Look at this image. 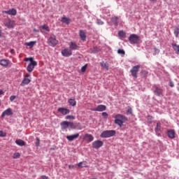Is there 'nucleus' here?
I'll return each instance as SVG.
<instances>
[{"label": "nucleus", "instance_id": "603ef678", "mask_svg": "<svg viewBox=\"0 0 179 179\" xmlns=\"http://www.w3.org/2000/svg\"><path fill=\"white\" fill-rule=\"evenodd\" d=\"M41 178H43V179H48V176H42Z\"/></svg>", "mask_w": 179, "mask_h": 179}, {"label": "nucleus", "instance_id": "79ce46f5", "mask_svg": "<svg viewBox=\"0 0 179 179\" xmlns=\"http://www.w3.org/2000/svg\"><path fill=\"white\" fill-rule=\"evenodd\" d=\"M36 148H38V146H40V138H36Z\"/></svg>", "mask_w": 179, "mask_h": 179}, {"label": "nucleus", "instance_id": "473e14b6", "mask_svg": "<svg viewBox=\"0 0 179 179\" xmlns=\"http://www.w3.org/2000/svg\"><path fill=\"white\" fill-rule=\"evenodd\" d=\"M173 34H175L176 37H178L179 34V28L178 27H174V31Z\"/></svg>", "mask_w": 179, "mask_h": 179}, {"label": "nucleus", "instance_id": "bb28decb", "mask_svg": "<svg viewBox=\"0 0 179 179\" xmlns=\"http://www.w3.org/2000/svg\"><path fill=\"white\" fill-rule=\"evenodd\" d=\"M15 143L16 145H18V146H24L26 145V143H24L22 139L16 140Z\"/></svg>", "mask_w": 179, "mask_h": 179}, {"label": "nucleus", "instance_id": "412c9836", "mask_svg": "<svg viewBox=\"0 0 179 179\" xmlns=\"http://www.w3.org/2000/svg\"><path fill=\"white\" fill-rule=\"evenodd\" d=\"M167 134L169 138L171 139H174L176 138V131L174 130H169Z\"/></svg>", "mask_w": 179, "mask_h": 179}, {"label": "nucleus", "instance_id": "4468645a", "mask_svg": "<svg viewBox=\"0 0 179 179\" xmlns=\"http://www.w3.org/2000/svg\"><path fill=\"white\" fill-rule=\"evenodd\" d=\"M0 65L4 66V68H8L10 65V61L9 59H3L0 61Z\"/></svg>", "mask_w": 179, "mask_h": 179}, {"label": "nucleus", "instance_id": "a18cd8bd", "mask_svg": "<svg viewBox=\"0 0 179 179\" xmlns=\"http://www.w3.org/2000/svg\"><path fill=\"white\" fill-rule=\"evenodd\" d=\"M102 117H104V118H107V117H108V113H107L106 112L102 113Z\"/></svg>", "mask_w": 179, "mask_h": 179}, {"label": "nucleus", "instance_id": "37998d69", "mask_svg": "<svg viewBox=\"0 0 179 179\" xmlns=\"http://www.w3.org/2000/svg\"><path fill=\"white\" fill-rule=\"evenodd\" d=\"M96 23H97V24H99V25L104 24V22L103 21H101V20H97Z\"/></svg>", "mask_w": 179, "mask_h": 179}, {"label": "nucleus", "instance_id": "ea45409f", "mask_svg": "<svg viewBox=\"0 0 179 179\" xmlns=\"http://www.w3.org/2000/svg\"><path fill=\"white\" fill-rule=\"evenodd\" d=\"M87 68V64H85V66H83L81 68V72H85Z\"/></svg>", "mask_w": 179, "mask_h": 179}, {"label": "nucleus", "instance_id": "72a5a7b5", "mask_svg": "<svg viewBox=\"0 0 179 179\" xmlns=\"http://www.w3.org/2000/svg\"><path fill=\"white\" fill-rule=\"evenodd\" d=\"M41 29H43V30H45V31H50V28L48 27V25L44 24L43 25H42Z\"/></svg>", "mask_w": 179, "mask_h": 179}, {"label": "nucleus", "instance_id": "f3484780", "mask_svg": "<svg viewBox=\"0 0 179 179\" xmlns=\"http://www.w3.org/2000/svg\"><path fill=\"white\" fill-rule=\"evenodd\" d=\"M62 55H63V57H71V55H72V51H71V49L66 48L62 50Z\"/></svg>", "mask_w": 179, "mask_h": 179}, {"label": "nucleus", "instance_id": "09e8293b", "mask_svg": "<svg viewBox=\"0 0 179 179\" xmlns=\"http://www.w3.org/2000/svg\"><path fill=\"white\" fill-rule=\"evenodd\" d=\"M169 86H170L171 87H174V83H173V82H170V83H169Z\"/></svg>", "mask_w": 179, "mask_h": 179}, {"label": "nucleus", "instance_id": "423d86ee", "mask_svg": "<svg viewBox=\"0 0 179 179\" xmlns=\"http://www.w3.org/2000/svg\"><path fill=\"white\" fill-rule=\"evenodd\" d=\"M130 44H138L139 43V36L135 34H132L129 37Z\"/></svg>", "mask_w": 179, "mask_h": 179}, {"label": "nucleus", "instance_id": "9d476101", "mask_svg": "<svg viewBox=\"0 0 179 179\" xmlns=\"http://www.w3.org/2000/svg\"><path fill=\"white\" fill-rule=\"evenodd\" d=\"M13 114V111H12V108H8L2 113L1 117V118H4L5 116L12 115Z\"/></svg>", "mask_w": 179, "mask_h": 179}, {"label": "nucleus", "instance_id": "4d7b16f0", "mask_svg": "<svg viewBox=\"0 0 179 179\" xmlns=\"http://www.w3.org/2000/svg\"><path fill=\"white\" fill-rule=\"evenodd\" d=\"M0 94H3V90H0Z\"/></svg>", "mask_w": 179, "mask_h": 179}, {"label": "nucleus", "instance_id": "58836bf2", "mask_svg": "<svg viewBox=\"0 0 179 179\" xmlns=\"http://www.w3.org/2000/svg\"><path fill=\"white\" fill-rule=\"evenodd\" d=\"M5 136H6V133H5L2 131H0V137L5 138Z\"/></svg>", "mask_w": 179, "mask_h": 179}, {"label": "nucleus", "instance_id": "ddd939ff", "mask_svg": "<svg viewBox=\"0 0 179 179\" xmlns=\"http://www.w3.org/2000/svg\"><path fill=\"white\" fill-rule=\"evenodd\" d=\"M4 25L8 29H13V27H15V21L8 20L6 23H4Z\"/></svg>", "mask_w": 179, "mask_h": 179}, {"label": "nucleus", "instance_id": "f257e3e1", "mask_svg": "<svg viewBox=\"0 0 179 179\" xmlns=\"http://www.w3.org/2000/svg\"><path fill=\"white\" fill-rule=\"evenodd\" d=\"M114 118H115V124H116L117 125H119V127H122V125H124V122H125L126 121H128V117L121 114L116 115L114 117Z\"/></svg>", "mask_w": 179, "mask_h": 179}, {"label": "nucleus", "instance_id": "6e6552de", "mask_svg": "<svg viewBox=\"0 0 179 179\" xmlns=\"http://www.w3.org/2000/svg\"><path fill=\"white\" fill-rule=\"evenodd\" d=\"M83 139L85 141V142L90 143V142H93L94 137H93V135L90 134H85L83 136Z\"/></svg>", "mask_w": 179, "mask_h": 179}, {"label": "nucleus", "instance_id": "9b49d317", "mask_svg": "<svg viewBox=\"0 0 179 179\" xmlns=\"http://www.w3.org/2000/svg\"><path fill=\"white\" fill-rule=\"evenodd\" d=\"M155 90H154V94L155 96H157L158 97H160V96H163V89L156 86Z\"/></svg>", "mask_w": 179, "mask_h": 179}, {"label": "nucleus", "instance_id": "2f4dec72", "mask_svg": "<svg viewBox=\"0 0 179 179\" xmlns=\"http://www.w3.org/2000/svg\"><path fill=\"white\" fill-rule=\"evenodd\" d=\"M172 47L175 51H176L178 53L179 52V45L176 43H173Z\"/></svg>", "mask_w": 179, "mask_h": 179}, {"label": "nucleus", "instance_id": "393cba45", "mask_svg": "<svg viewBox=\"0 0 179 179\" xmlns=\"http://www.w3.org/2000/svg\"><path fill=\"white\" fill-rule=\"evenodd\" d=\"M37 43V41H30L28 43H25L24 45H27V47H29V48H33L34 45Z\"/></svg>", "mask_w": 179, "mask_h": 179}, {"label": "nucleus", "instance_id": "f03ea898", "mask_svg": "<svg viewBox=\"0 0 179 179\" xmlns=\"http://www.w3.org/2000/svg\"><path fill=\"white\" fill-rule=\"evenodd\" d=\"M24 61L25 62H27V61H30V63L27 67V71L28 72H33V69H34V67L37 66V62L34 61L33 57H27L24 59Z\"/></svg>", "mask_w": 179, "mask_h": 179}, {"label": "nucleus", "instance_id": "c9c22d12", "mask_svg": "<svg viewBox=\"0 0 179 179\" xmlns=\"http://www.w3.org/2000/svg\"><path fill=\"white\" fill-rule=\"evenodd\" d=\"M117 54H120V55H125V51L124 50L119 49L117 50Z\"/></svg>", "mask_w": 179, "mask_h": 179}, {"label": "nucleus", "instance_id": "aec40b11", "mask_svg": "<svg viewBox=\"0 0 179 179\" xmlns=\"http://www.w3.org/2000/svg\"><path fill=\"white\" fill-rule=\"evenodd\" d=\"M62 129H67V128H69V122L63 121L60 124Z\"/></svg>", "mask_w": 179, "mask_h": 179}, {"label": "nucleus", "instance_id": "f704fd0d", "mask_svg": "<svg viewBox=\"0 0 179 179\" xmlns=\"http://www.w3.org/2000/svg\"><path fill=\"white\" fill-rule=\"evenodd\" d=\"M78 166L80 167V169H83V167H86V162H80L78 164Z\"/></svg>", "mask_w": 179, "mask_h": 179}, {"label": "nucleus", "instance_id": "a211bd4d", "mask_svg": "<svg viewBox=\"0 0 179 179\" xmlns=\"http://www.w3.org/2000/svg\"><path fill=\"white\" fill-rule=\"evenodd\" d=\"M78 138H79V134H76L66 136V139L69 142H72L73 141H75V139H78Z\"/></svg>", "mask_w": 179, "mask_h": 179}, {"label": "nucleus", "instance_id": "49530a36", "mask_svg": "<svg viewBox=\"0 0 179 179\" xmlns=\"http://www.w3.org/2000/svg\"><path fill=\"white\" fill-rule=\"evenodd\" d=\"M15 99H16V96L13 95L10 96V101H13V100H15Z\"/></svg>", "mask_w": 179, "mask_h": 179}, {"label": "nucleus", "instance_id": "3c124183", "mask_svg": "<svg viewBox=\"0 0 179 179\" xmlns=\"http://www.w3.org/2000/svg\"><path fill=\"white\" fill-rule=\"evenodd\" d=\"M154 50H155V52H160V50L156 48Z\"/></svg>", "mask_w": 179, "mask_h": 179}, {"label": "nucleus", "instance_id": "a878e982", "mask_svg": "<svg viewBox=\"0 0 179 179\" xmlns=\"http://www.w3.org/2000/svg\"><path fill=\"white\" fill-rule=\"evenodd\" d=\"M100 65L101 68H103V69H106V71H108V63L106 62H102L100 63Z\"/></svg>", "mask_w": 179, "mask_h": 179}, {"label": "nucleus", "instance_id": "4be33fe9", "mask_svg": "<svg viewBox=\"0 0 179 179\" xmlns=\"http://www.w3.org/2000/svg\"><path fill=\"white\" fill-rule=\"evenodd\" d=\"M69 48L71 50H77L78 48H79V46L76 43L71 42L70 45H69Z\"/></svg>", "mask_w": 179, "mask_h": 179}, {"label": "nucleus", "instance_id": "864d4df0", "mask_svg": "<svg viewBox=\"0 0 179 179\" xmlns=\"http://www.w3.org/2000/svg\"><path fill=\"white\" fill-rule=\"evenodd\" d=\"M34 33H38V29H34Z\"/></svg>", "mask_w": 179, "mask_h": 179}, {"label": "nucleus", "instance_id": "7c9ffc66", "mask_svg": "<svg viewBox=\"0 0 179 179\" xmlns=\"http://www.w3.org/2000/svg\"><path fill=\"white\" fill-rule=\"evenodd\" d=\"M119 37H122V38H125L127 37V34L124 31H120L118 32Z\"/></svg>", "mask_w": 179, "mask_h": 179}, {"label": "nucleus", "instance_id": "6e6d98bb", "mask_svg": "<svg viewBox=\"0 0 179 179\" xmlns=\"http://www.w3.org/2000/svg\"><path fill=\"white\" fill-rule=\"evenodd\" d=\"M0 37H2V29H0Z\"/></svg>", "mask_w": 179, "mask_h": 179}, {"label": "nucleus", "instance_id": "7ed1b4c3", "mask_svg": "<svg viewBox=\"0 0 179 179\" xmlns=\"http://www.w3.org/2000/svg\"><path fill=\"white\" fill-rule=\"evenodd\" d=\"M58 43V40H57L55 35L51 34L48 40V44H49L50 47H55Z\"/></svg>", "mask_w": 179, "mask_h": 179}, {"label": "nucleus", "instance_id": "de8ad7c7", "mask_svg": "<svg viewBox=\"0 0 179 179\" xmlns=\"http://www.w3.org/2000/svg\"><path fill=\"white\" fill-rule=\"evenodd\" d=\"M153 120V117L152 116L148 117V122H152V120Z\"/></svg>", "mask_w": 179, "mask_h": 179}, {"label": "nucleus", "instance_id": "c85d7f7f", "mask_svg": "<svg viewBox=\"0 0 179 179\" xmlns=\"http://www.w3.org/2000/svg\"><path fill=\"white\" fill-rule=\"evenodd\" d=\"M80 124H75L73 122H69V127H70L71 129H75L76 128V127H78V125H80Z\"/></svg>", "mask_w": 179, "mask_h": 179}, {"label": "nucleus", "instance_id": "39448f33", "mask_svg": "<svg viewBox=\"0 0 179 179\" xmlns=\"http://www.w3.org/2000/svg\"><path fill=\"white\" fill-rule=\"evenodd\" d=\"M31 82V77L30 74L26 73L25 76H24V78L20 83V86H26V85H29Z\"/></svg>", "mask_w": 179, "mask_h": 179}, {"label": "nucleus", "instance_id": "5fc2aeb1", "mask_svg": "<svg viewBox=\"0 0 179 179\" xmlns=\"http://www.w3.org/2000/svg\"><path fill=\"white\" fill-rule=\"evenodd\" d=\"M14 52H15V50L11 49V50H10V54H13Z\"/></svg>", "mask_w": 179, "mask_h": 179}, {"label": "nucleus", "instance_id": "2eb2a0df", "mask_svg": "<svg viewBox=\"0 0 179 179\" xmlns=\"http://www.w3.org/2000/svg\"><path fill=\"white\" fill-rule=\"evenodd\" d=\"M58 113H60V114H62L63 115H66V114H69L71 113V110L66 108H59L57 109Z\"/></svg>", "mask_w": 179, "mask_h": 179}, {"label": "nucleus", "instance_id": "4c0bfd02", "mask_svg": "<svg viewBox=\"0 0 179 179\" xmlns=\"http://www.w3.org/2000/svg\"><path fill=\"white\" fill-rule=\"evenodd\" d=\"M20 157V154L19 152L14 153L13 158L14 159H19Z\"/></svg>", "mask_w": 179, "mask_h": 179}, {"label": "nucleus", "instance_id": "1a4fd4ad", "mask_svg": "<svg viewBox=\"0 0 179 179\" xmlns=\"http://www.w3.org/2000/svg\"><path fill=\"white\" fill-rule=\"evenodd\" d=\"M103 146V141L97 140L92 143V148L94 149H100Z\"/></svg>", "mask_w": 179, "mask_h": 179}, {"label": "nucleus", "instance_id": "6ab92c4d", "mask_svg": "<svg viewBox=\"0 0 179 179\" xmlns=\"http://www.w3.org/2000/svg\"><path fill=\"white\" fill-rule=\"evenodd\" d=\"M79 36L82 41H86V32L84 30L79 31Z\"/></svg>", "mask_w": 179, "mask_h": 179}, {"label": "nucleus", "instance_id": "13d9d810", "mask_svg": "<svg viewBox=\"0 0 179 179\" xmlns=\"http://www.w3.org/2000/svg\"><path fill=\"white\" fill-rule=\"evenodd\" d=\"M150 2H156L157 0H150Z\"/></svg>", "mask_w": 179, "mask_h": 179}, {"label": "nucleus", "instance_id": "c03bdc74", "mask_svg": "<svg viewBox=\"0 0 179 179\" xmlns=\"http://www.w3.org/2000/svg\"><path fill=\"white\" fill-rule=\"evenodd\" d=\"M147 74L148 71H146V70L141 71V75H143V76H145Z\"/></svg>", "mask_w": 179, "mask_h": 179}, {"label": "nucleus", "instance_id": "cd10ccee", "mask_svg": "<svg viewBox=\"0 0 179 179\" xmlns=\"http://www.w3.org/2000/svg\"><path fill=\"white\" fill-rule=\"evenodd\" d=\"M68 103L72 107H75L76 106V101L73 99H69L68 100Z\"/></svg>", "mask_w": 179, "mask_h": 179}, {"label": "nucleus", "instance_id": "dca6fc26", "mask_svg": "<svg viewBox=\"0 0 179 179\" xmlns=\"http://www.w3.org/2000/svg\"><path fill=\"white\" fill-rule=\"evenodd\" d=\"M107 107L105 105H99L96 108L91 109L92 111H106Z\"/></svg>", "mask_w": 179, "mask_h": 179}, {"label": "nucleus", "instance_id": "20e7f679", "mask_svg": "<svg viewBox=\"0 0 179 179\" xmlns=\"http://www.w3.org/2000/svg\"><path fill=\"white\" fill-rule=\"evenodd\" d=\"M115 135V131L114 130H106L103 131L101 135V138H111V136H114Z\"/></svg>", "mask_w": 179, "mask_h": 179}, {"label": "nucleus", "instance_id": "052dcab7", "mask_svg": "<svg viewBox=\"0 0 179 179\" xmlns=\"http://www.w3.org/2000/svg\"><path fill=\"white\" fill-rule=\"evenodd\" d=\"M78 129H82V128H79Z\"/></svg>", "mask_w": 179, "mask_h": 179}, {"label": "nucleus", "instance_id": "5701e85b", "mask_svg": "<svg viewBox=\"0 0 179 179\" xmlns=\"http://www.w3.org/2000/svg\"><path fill=\"white\" fill-rule=\"evenodd\" d=\"M61 22L62 23H65V24H69L71 23V19L66 17H62Z\"/></svg>", "mask_w": 179, "mask_h": 179}, {"label": "nucleus", "instance_id": "b1692460", "mask_svg": "<svg viewBox=\"0 0 179 179\" xmlns=\"http://www.w3.org/2000/svg\"><path fill=\"white\" fill-rule=\"evenodd\" d=\"M155 132L157 134L162 132V123H160V122L157 123V126L155 127Z\"/></svg>", "mask_w": 179, "mask_h": 179}, {"label": "nucleus", "instance_id": "c756f323", "mask_svg": "<svg viewBox=\"0 0 179 179\" xmlns=\"http://www.w3.org/2000/svg\"><path fill=\"white\" fill-rule=\"evenodd\" d=\"M111 22L115 24V26H118V17H113L111 18Z\"/></svg>", "mask_w": 179, "mask_h": 179}, {"label": "nucleus", "instance_id": "f8f14e48", "mask_svg": "<svg viewBox=\"0 0 179 179\" xmlns=\"http://www.w3.org/2000/svg\"><path fill=\"white\" fill-rule=\"evenodd\" d=\"M3 13H6L7 15H10V16H16L17 11L15 8L10 9L8 10L3 11Z\"/></svg>", "mask_w": 179, "mask_h": 179}, {"label": "nucleus", "instance_id": "e433bc0d", "mask_svg": "<svg viewBox=\"0 0 179 179\" xmlns=\"http://www.w3.org/2000/svg\"><path fill=\"white\" fill-rule=\"evenodd\" d=\"M66 120H75V116L72 115H69L66 117Z\"/></svg>", "mask_w": 179, "mask_h": 179}, {"label": "nucleus", "instance_id": "a19ab883", "mask_svg": "<svg viewBox=\"0 0 179 179\" xmlns=\"http://www.w3.org/2000/svg\"><path fill=\"white\" fill-rule=\"evenodd\" d=\"M127 113L128 114H132V108L131 106L127 107Z\"/></svg>", "mask_w": 179, "mask_h": 179}, {"label": "nucleus", "instance_id": "8fccbe9b", "mask_svg": "<svg viewBox=\"0 0 179 179\" xmlns=\"http://www.w3.org/2000/svg\"><path fill=\"white\" fill-rule=\"evenodd\" d=\"M69 169H70L71 170H72V169H75V166H73V165H69Z\"/></svg>", "mask_w": 179, "mask_h": 179}, {"label": "nucleus", "instance_id": "bf43d9fd", "mask_svg": "<svg viewBox=\"0 0 179 179\" xmlns=\"http://www.w3.org/2000/svg\"><path fill=\"white\" fill-rule=\"evenodd\" d=\"M0 106H1V100H0Z\"/></svg>", "mask_w": 179, "mask_h": 179}, {"label": "nucleus", "instance_id": "0eeeda50", "mask_svg": "<svg viewBox=\"0 0 179 179\" xmlns=\"http://www.w3.org/2000/svg\"><path fill=\"white\" fill-rule=\"evenodd\" d=\"M139 69H141V66L139 65L134 66L131 69L130 72L134 79H136V78H138V72H139Z\"/></svg>", "mask_w": 179, "mask_h": 179}]
</instances>
